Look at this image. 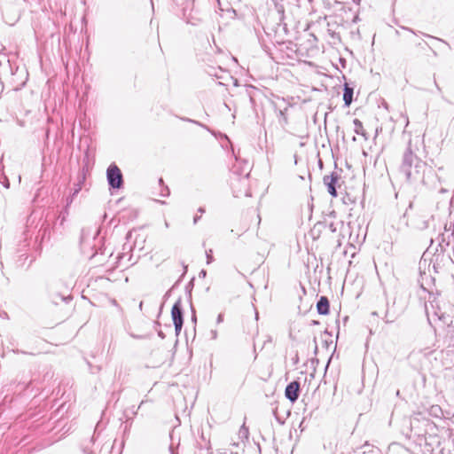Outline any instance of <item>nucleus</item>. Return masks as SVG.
<instances>
[{
  "label": "nucleus",
  "instance_id": "nucleus-10",
  "mask_svg": "<svg viewBox=\"0 0 454 454\" xmlns=\"http://www.w3.org/2000/svg\"><path fill=\"white\" fill-rule=\"evenodd\" d=\"M206 255H207V263L210 264L214 260L213 255H212V249L207 250Z\"/></svg>",
  "mask_w": 454,
  "mask_h": 454
},
{
  "label": "nucleus",
  "instance_id": "nucleus-22",
  "mask_svg": "<svg viewBox=\"0 0 454 454\" xmlns=\"http://www.w3.org/2000/svg\"><path fill=\"white\" fill-rule=\"evenodd\" d=\"M354 2L359 4L360 0H353Z\"/></svg>",
  "mask_w": 454,
  "mask_h": 454
},
{
  "label": "nucleus",
  "instance_id": "nucleus-13",
  "mask_svg": "<svg viewBox=\"0 0 454 454\" xmlns=\"http://www.w3.org/2000/svg\"><path fill=\"white\" fill-rule=\"evenodd\" d=\"M4 186H5L6 188H9V181H8V179H7V178H5V181H4Z\"/></svg>",
  "mask_w": 454,
  "mask_h": 454
},
{
  "label": "nucleus",
  "instance_id": "nucleus-3",
  "mask_svg": "<svg viewBox=\"0 0 454 454\" xmlns=\"http://www.w3.org/2000/svg\"><path fill=\"white\" fill-rule=\"evenodd\" d=\"M171 317L175 325L176 334L179 335L183 324H184V316H183V309L181 305V300H178L175 302L171 309Z\"/></svg>",
  "mask_w": 454,
  "mask_h": 454
},
{
  "label": "nucleus",
  "instance_id": "nucleus-11",
  "mask_svg": "<svg viewBox=\"0 0 454 454\" xmlns=\"http://www.w3.org/2000/svg\"><path fill=\"white\" fill-rule=\"evenodd\" d=\"M210 334H211V339L215 340L217 338V331L216 330H212L210 332Z\"/></svg>",
  "mask_w": 454,
  "mask_h": 454
},
{
  "label": "nucleus",
  "instance_id": "nucleus-7",
  "mask_svg": "<svg viewBox=\"0 0 454 454\" xmlns=\"http://www.w3.org/2000/svg\"><path fill=\"white\" fill-rule=\"evenodd\" d=\"M317 312L321 315L329 313V301L325 296H321L317 303Z\"/></svg>",
  "mask_w": 454,
  "mask_h": 454
},
{
  "label": "nucleus",
  "instance_id": "nucleus-20",
  "mask_svg": "<svg viewBox=\"0 0 454 454\" xmlns=\"http://www.w3.org/2000/svg\"><path fill=\"white\" fill-rule=\"evenodd\" d=\"M18 180H19V183H20V181H21V176H20V175L18 176Z\"/></svg>",
  "mask_w": 454,
  "mask_h": 454
},
{
  "label": "nucleus",
  "instance_id": "nucleus-23",
  "mask_svg": "<svg viewBox=\"0 0 454 454\" xmlns=\"http://www.w3.org/2000/svg\"><path fill=\"white\" fill-rule=\"evenodd\" d=\"M170 450H171L172 454H176V453H174V450L172 448H170Z\"/></svg>",
  "mask_w": 454,
  "mask_h": 454
},
{
  "label": "nucleus",
  "instance_id": "nucleus-9",
  "mask_svg": "<svg viewBox=\"0 0 454 454\" xmlns=\"http://www.w3.org/2000/svg\"><path fill=\"white\" fill-rule=\"evenodd\" d=\"M353 123H354V126H355L354 131L357 135L364 136L365 134H364V131L363 123L358 119H355L353 121Z\"/></svg>",
  "mask_w": 454,
  "mask_h": 454
},
{
  "label": "nucleus",
  "instance_id": "nucleus-5",
  "mask_svg": "<svg viewBox=\"0 0 454 454\" xmlns=\"http://www.w3.org/2000/svg\"><path fill=\"white\" fill-rule=\"evenodd\" d=\"M339 180V176L336 173H333L330 176H324V184L327 186L328 192L333 197H337V191L335 188V184Z\"/></svg>",
  "mask_w": 454,
  "mask_h": 454
},
{
  "label": "nucleus",
  "instance_id": "nucleus-16",
  "mask_svg": "<svg viewBox=\"0 0 454 454\" xmlns=\"http://www.w3.org/2000/svg\"><path fill=\"white\" fill-rule=\"evenodd\" d=\"M198 211L200 213V214H203L205 212V209L203 207H200L198 209Z\"/></svg>",
  "mask_w": 454,
  "mask_h": 454
},
{
  "label": "nucleus",
  "instance_id": "nucleus-1",
  "mask_svg": "<svg viewBox=\"0 0 454 454\" xmlns=\"http://www.w3.org/2000/svg\"><path fill=\"white\" fill-rule=\"evenodd\" d=\"M415 159V155L411 150L408 148L403 153V164L401 166V169L404 173L408 181L416 178L415 174H419V168L423 166V163L417 161L414 167V172H412L411 167Z\"/></svg>",
  "mask_w": 454,
  "mask_h": 454
},
{
  "label": "nucleus",
  "instance_id": "nucleus-8",
  "mask_svg": "<svg viewBox=\"0 0 454 454\" xmlns=\"http://www.w3.org/2000/svg\"><path fill=\"white\" fill-rule=\"evenodd\" d=\"M353 99V89L348 87V85L344 88V93H343V100L345 102V105L348 106L352 103Z\"/></svg>",
  "mask_w": 454,
  "mask_h": 454
},
{
  "label": "nucleus",
  "instance_id": "nucleus-2",
  "mask_svg": "<svg viewBox=\"0 0 454 454\" xmlns=\"http://www.w3.org/2000/svg\"><path fill=\"white\" fill-rule=\"evenodd\" d=\"M106 177L110 187L120 189L123 184L122 174L121 169L115 165L111 164L106 171Z\"/></svg>",
  "mask_w": 454,
  "mask_h": 454
},
{
  "label": "nucleus",
  "instance_id": "nucleus-12",
  "mask_svg": "<svg viewBox=\"0 0 454 454\" xmlns=\"http://www.w3.org/2000/svg\"><path fill=\"white\" fill-rule=\"evenodd\" d=\"M223 321V314H219L218 317H217V319H216V323L217 324H221Z\"/></svg>",
  "mask_w": 454,
  "mask_h": 454
},
{
  "label": "nucleus",
  "instance_id": "nucleus-21",
  "mask_svg": "<svg viewBox=\"0 0 454 454\" xmlns=\"http://www.w3.org/2000/svg\"><path fill=\"white\" fill-rule=\"evenodd\" d=\"M165 226L168 228L169 225H168V223L166 221L165 222Z\"/></svg>",
  "mask_w": 454,
  "mask_h": 454
},
{
  "label": "nucleus",
  "instance_id": "nucleus-15",
  "mask_svg": "<svg viewBox=\"0 0 454 454\" xmlns=\"http://www.w3.org/2000/svg\"><path fill=\"white\" fill-rule=\"evenodd\" d=\"M279 114L284 118L285 121H286V119L284 116V112L282 110L279 111Z\"/></svg>",
  "mask_w": 454,
  "mask_h": 454
},
{
  "label": "nucleus",
  "instance_id": "nucleus-18",
  "mask_svg": "<svg viewBox=\"0 0 454 454\" xmlns=\"http://www.w3.org/2000/svg\"><path fill=\"white\" fill-rule=\"evenodd\" d=\"M434 84H435V86H436L437 90H441V88H440V87H439V85L436 83V82H434Z\"/></svg>",
  "mask_w": 454,
  "mask_h": 454
},
{
  "label": "nucleus",
  "instance_id": "nucleus-19",
  "mask_svg": "<svg viewBox=\"0 0 454 454\" xmlns=\"http://www.w3.org/2000/svg\"><path fill=\"white\" fill-rule=\"evenodd\" d=\"M200 275L206 276V271L205 270H201Z\"/></svg>",
  "mask_w": 454,
  "mask_h": 454
},
{
  "label": "nucleus",
  "instance_id": "nucleus-6",
  "mask_svg": "<svg viewBox=\"0 0 454 454\" xmlns=\"http://www.w3.org/2000/svg\"><path fill=\"white\" fill-rule=\"evenodd\" d=\"M434 222L433 215H423L419 217L415 222V227L418 230L423 231L432 226Z\"/></svg>",
  "mask_w": 454,
  "mask_h": 454
},
{
  "label": "nucleus",
  "instance_id": "nucleus-14",
  "mask_svg": "<svg viewBox=\"0 0 454 454\" xmlns=\"http://www.w3.org/2000/svg\"><path fill=\"white\" fill-rule=\"evenodd\" d=\"M199 219H200V216H198V215L194 216V218H193V223H197V222L199 221Z\"/></svg>",
  "mask_w": 454,
  "mask_h": 454
},
{
  "label": "nucleus",
  "instance_id": "nucleus-4",
  "mask_svg": "<svg viewBox=\"0 0 454 454\" xmlns=\"http://www.w3.org/2000/svg\"><path fill=\"white\" fill-rule=\"evenodd\" d=\"M300 383L298 381H292L286 387V397L292 403H294L299 397Z\"/></svg>",
  "mask_w": 454,
  "mask_h": 454
},
{
  "label": "nucleus",
  "instance_id": "nucleus-17",
  "mask_svg": "<svg viewBox=\"0 0 454 454\" xmlns=\"http://www.w3.org/2000/svg\"><path fill=\"white\" fill-rule=\"evenodd\" d=\"M122 257H123V254H120V255H118V257H117V258H118V261L120 262V261L121 260V258H122Z\"/></svg>",
  "mask_w": 454,
  "mask_h": 454
}]
</instances>
